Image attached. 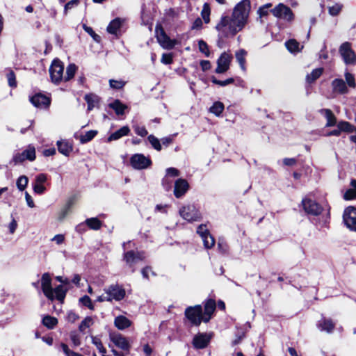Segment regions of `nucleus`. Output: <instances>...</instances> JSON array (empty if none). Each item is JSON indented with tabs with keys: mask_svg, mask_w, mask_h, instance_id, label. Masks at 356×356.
I'll use <instances>...</instances> for the list:
<instances>
[{
	"mask_svg": "<svg viewBox=\"0 0 356 356\" xmlns=\"http://www.w3.org/2000/svg\"><path fill=\"white\" fill-rule=\"evenodd\" d=\"M244 26L232 17L222 15L216 26V29L220 38H233L243 29Z\"/></svg>",
	"mask_w": 356,
	"mask_h": 356,
	"instance_id": "obj_1",
	"label": "nucleus"
},
{
	"mask_svg": "<svg viewBox=\"0 0 356 356\" xmlns=\"http://www.w3.org/2000/svg\"><path fill=\"white\" fill-rule=\"evenodd\" d=\"M251 3L249 0H242L234 8L232 17L239 22L244 27L248 23Z\"/></svg>",
	"mask_w": 356,
	"mask_h": 356,
	"instance_id": "obj_2",
	"label": "nucleus"
},
{
	"mask_svg": "<svg viewBox=\"0 0 356 356\" xmlns=\"http://www.w3.org/2000/svg\"><path fill=\"white\" fill-rule=\"evenodd\" d=\"M339 53L346 65L356 64V54L349 42H344L340 45Z\"/></svg>",
	"mask_w": 356,
	"mask_h": 356,
	"instance_id": "obj_3",
	"label": "nucleus"
},
{
	"mask_svg": "<svg viewBox=\"0 0 356 356\" xmlns=\"http://www.w3.org/2000/svg\"><path fill=\"white\" fill-rule=\"evenodd\" d=\"M156 38L159 44L165 49H172L177 44L176 40H171L165 33L161 25L158 24L155 28Z\"/></svg>",
	"mask_w": 356,
	"mask_h": 356,
	"instance_id": "obj_4",
	"label": "nucleus"
},
{
	"mask_svg": "<svg viewBox=\"0 0 356 356\" xmlns=\"http://www.w3.org/2000/svg\"><path fill=\"white\" fill-rule=\"evenodd\" d=\"M270 12L275 17L286 22H291L293 20L294 15L291 9L283 3H279Z\"/></svg>",
	"mask_w": 356,
	"mask_h": 356,
	"instance_id": "obj_5",
	"label": "nucleus"
},
{
	"mask_svg": "<svg viewBox=\"0 0 356 356\" xmlns=\"http://www.w3.org/2000/svg\"><path fill=\"white\" fill-rule=\"evenodd\" d=\"M185 315L190 322L198 326L203 321V312L201 305H195L194 307H188L185 311Z\"/></svg>",
	"mask_w": 356,
	"mask_h": 356,
	"instance_id": "obj_6",
	"label": "nucleus"
},
{
	"mask_svg": "<svg viewBox=\"0 0 356 356\" xmlns=\"http://www.w3.org/2000/svg\"><path fill=\"white\" fill-rule=\"evenodd\" d=\"M63 71L64 66L63 63L58 59L54 60L49 68L51 81L58 84L64 80Z\"/></svg>",
	"mask_w": 356,
	"mask_h": 356,
	"instance_id": "obj_7",
	"label": "nucleus"
},
{
	"mask_svg": "<svg viewBox=\"0 0 356 356\" xmlns=\"http://www.w3.org/2000/svg\"><path fill=\"white\" fill-rule=\"evenodd\" d=\"M130 163L133 168L143 170L149 168L152 165V161L143 154H135L131 156Z\"/></svg>",
	"mask_w": 356,
	"mask_h": 356,
	"instance_id": "obj_8",
	"label": "nucleus"
},
{
	"mask_svg": "<svg viewBox=\"0 0 356 356\" xmlns=\"http://www.w3.org/2000/svg\"><path fill=\"white\" fill-rule=\"evenodd\" d=\"M180 216L188 222L197 221L201 218L200 211L193 205H188L179 209Z\"/></svg>",
	"mask_w": 356,
	"mask_h": 356,
	"instance_id": "obj_9",
	"label": "nucleus"
},
{
	"mask_svg": "<svg viewBox=\"0 0 356 356\" xmlns=\"http://www.w3.org/2000/svg\"><path fill=\"white\" fill-rule=\"evenodd\" d=\"M343 219L346 227L352 231H356V208L347 207L343 215Z\"/></svg>",
	"mask_w": 356,
	"mask_h": 356,
	"instance_id": "obj_10",
	"label": "nucleus"
},
{
	"mask_svg": "<svg viewBox=\"0 0 356 356\" xmlns=\"http://www.w3.org/2000/svg\"><path fill=\"white\" fill-rule=\"evenodd\" d=\"M106 294H108L111 300L120 301L122 300L126 294L125 290L118 284H111L104 289Z\"/></svg>",
	"mask_w": 356,
	"mask_h": 356,
	"instance_id": "obj_11",
	"label": "nucleus"
},
{
	"mask_svg": "<svg viewBox=\"0 0 356 356\" xmlns=\"http://www.w3.org/2000/svg\"><path fill=\"white\" fill-rule=\"evenodd\" d=\"M110 340L115 346L126 352L129 353L131 345L127 338L120 333H112L110 334Z\"/></svg>",
	"mask_w": 356,
	"mask_h": 356,
	"instance_id": "obj_12",
	"label": "nucleus"
},
{
	"mask_svg": "<svg viewBox=\"0 0 356 356\" xmlns=\"http://www.w3.org/2000/svg\"><path fill=\"white\" fill-rule=\"evenodd\" d=\"M302 204L305 211L309 215L318 216L323 211L322 207L311 199L302 200Z\"/></svg>",
	"mask_w": 356,
	"mask_h": 356,
	"instance_id": "obj_13",
	"label": "nucleus"
},
{
	"mask_svg": "<svg viewBox=\"0 0 356 356\" xmlns=\"http://www.w3.org/2000/svg\"><path fill=\"white\" fill-rule=\"evenodd\" d=\"M232 59V56L231 54L225 51L223 52L217 60V67L215 70L216 73L223 74L227 72L229 68Z\"/></svg>",
	"mask_w": 356,
	"mask_h": 356,
	"instance_id": "obj_14",
	"label": "nucleus"
},
{
	"mask_svg": "<svg viewBox=\"0 0 356 356\" xmlns=\"http://www.w3.org/2000/svg\"><path fill=\"white\" fill-rule=\"evenodd\" d=\"M41 286L44 295L49 300H53L54 289L51 286V279L48 273H45L42 275Z\"/></svg>",
	"mask_w": 356,
	"mask_h": 356,
	"instance_id": "obj_15",
	"label": "nucleus"
},
{
	"mask_svg": "<svg viewBox=\"0 0 356 356\" xmlns=\"http://www.w3.org/2000/svg\"><path fill=\"white\" fill-rule=\"evenodd\" d=\"M35 159V149L34 147L29 146V147L24 150L22 152L16 153L13 159V161L16 164L22 163L25 160H29L31 161Z\"/></svg>",
	"mask_w": 356,
	"mask_h": 356,
	"instance_id": "obj_16",
	"label": "nucleus"
},
{
	"mask_svg": "<svg viewBox=\"0 0 356 356\" xmlns=\"http://www.w3.org/2000/svg\"><path fill=\"white\" fill-rule=\"evenodd\" d=\"M189 189V184L187 180L179 178L175 182L174 195L177 198L183 197Z\"/></svg>",
	"mask_w": 356,
	"mask_h": 356,
	"instance_id": "obj_17",
	"label": "nucleus"
},
{
	"mask_svg": "<svg viewBox=\"0 0 356 356\" xmlns=\"http://www.w3.org/2000/svg\"><path fill=\"white\" fill-rule=\"evenodd\" d=\"M211 339V334L199 333L194 337L193 340V344L195 348L203 349L208 346Z\"/></svg>",
	"mask_w": 356,
	"mask_h": 356,
	"instance_id": "obj_18",
	"label": "nucleus"
},
{
	"mask_svg": "<svg viewBox=\"0 0 356 356\" xmlns=\"http://www.w3.org/2000/svg\"><path fill=\"white\" fill-rule=\"evenodd\" d=\"M145 258L144 254L143 252H134V251H128L124 253V259L129 266V267L132 268L135 264H136L138 261H142Z\"/></svg>",
	"mask_w": 356,
	"mask_h": 356,
	"instance_id": "obj_19",
	"label": "nucleus"
},
{
	"mask_svg": "<svg viewBox=\"0 0 356 356\" xmlns=\"http://www.w3.org/2000/svg\"><path fill=\"white\" fill-rule=\"evenodd\" d=\"M47 180V176L45 174L41 173L36 176L35 183L33 186V191L35 193L41 195L45 192L46 188L44 186V184Z\"/></svg>",
	"mask_w": 356,
	"mask_h": 356,
	"instance_id": "obj_20",
	"label": "nucleus"
},
{
	"mask_svg": "<svg viewBox=\"0 0 356 356\" xmlns=\"http://www.w3.org/2000/svg\"><path fill=\"white\" fill-rule=\"evenodd\" d=\"M31 102L35 106L39 108H46L50 104V99L42 94H36L31 97Z\"/></svg>",
	"mask_w": 356,
	"mask_h": 356,
	"instance_id": "obj_21",
	"label": "nucleus"
},
{
	"mask_svg": "<svg viewBox=\"0 0 356 356\" xmlns=\"http://www.w3.org/2000/svg\"><path fill=\"white\" fill-rule=\"evenodd\" d=\"M216 302L213 300H208L204 305V311L203 313V322L207 323L211 318V315L216 309Z\"/></svg>",
	"mask_w": 356,
	"mask_h": 356,
	"instance_id": "obj_22",
	"label": "nucleus"
},
{
	"mask_svg": "<svg viewBox=\"0 0 356 356\" xmlns=\"http://www.w3.org/2000/svg\"><path fill=\"white\" fill-rule=\"evenodd\" d=\"M335 327V323L332 321V319L323 318L321 320L318 321L317 323V327L321 331H325L327 333H331L334 330Z\"/></svg>",
	"mask_w": 356,
	"mask_h": 356,
	"instance_id": "obj_23",
	"label": "nucleus"
},
{
	"mask_svg": "<svg viewBox=\"0 0 356 356\" xmlns=\"http://www.w3.org/2000/svg\"><path fill=\"white\" fill-rule=\"evenodd\" d=\"M332 87L334 92L339 94H346L348 89L345 81L341 79H335L332 82Z\"/></svg>",
	"mask_w": 356,
	"mask_h": 356,
	"instance_id": "obj_24",
	"label": "nucleus"
},
{
	"mask_svg": "<svg viewBox=\"0 0 356 356\" xmlns=\"http://www.w3.org/2000/svg\"><path fill=\"white\" fill-rule=\"evenodd\" d=\"M319 113L324 115L327 120L326 127H332L335 125L337 119L331 110L327 108H323L319 111Z\"/></svg>",
	"mask_w": 356,
	"mask_h": 356,
	"instance_id": "obj_25",
	"label": "nucleus"
},
{
	"mask_svg": "<svg viewBox=\"0 0 356 356\" xmlns=\"http://www.w3.org/2000/svg\"><path fill=\"white\" fill-rule=\"evenodd\" d=\"M114 324L119 330H124L131 326V322L124 316H118L115 318Z\"/></svg>",
	"mask_w": 356,
	"mask_h": 356,
	"instance_id": "obj_26",
	"label": "nucleus"
},
{
	"mask_svg": "<svg viewBox=\"0 0 356 356\" xmlns=\"http://www.w3.org/2000/svg\"><path fill=\"white\" fill-rule=\"evenodd\" d=\"M130 131L129 128L127 126H124L120 129L117 130L108 138V141L116 140L122 138V136H127Z\"/></svg>",
	"mask_w": 356,
	"mask_h": 356,
	"instance_id": "obj_27",
	"label": "nucleus"
},
{
	"mask_svg": "<svg viewBox=\"0 0 356 356\" xmlns=\"http://www.w3.org/2000/svg\"><path fill=\"white\" fill-rule=\"evenodd\" d=\"M123 20L120 18H115L110 22L107 27V31L111 34H117L120 29Z\"/></svg>",
	"mask_w": 356,
	"mask_h": 356,
	"instance_id": "obj_28",
	"label": "nucleus"
},
{
	"mask_svg": "<svg viewBox=\"0 0 356 356\" xmlns=\"http://www.w3.org/2000/svg\"><path fill=\"white\" fill-rule=\"evenodd\" d=\"M109 107L113 109L118 115H123L127 106L123 104L120 100L116 99L113 102L109 104Z\"/></svg>",
	"mask_w": 356,
	"mask_h": 356,
	"instance_id": "obj_29",
	"label": "nucleus"
},
{
	"mask_svg": "<svg viewBox=\"0 0 356 356\" xmlns=\"http://www.w3.org/2000/svg\"><path fill=\"white\" fill-rule=\"evenodd\" d=\"M97 131L95 130H90L87 131L84 135H81L80 136H78L76 134L74 135V137L76 138H79L81 143L84 144L86 143H88L89 141L92 140L95 136L97 135Z\"/></svg>",
	"mask_w": 356,
	"mask_h": 356,
	"instance_id": "obj_30",
	"label": "nucleus"
},
{
	"mask_svg": "<svg viewBox=\"0 0 356 356\" xmlns=\"http://www.w3.org/2000/svg\"><path fill=\"white\" fill-rule=\"evenodd\" d=\"M57 147L59 152L65 156H68L72 150V146L66 141H58Z\"/></svg>",
	"mask_w": 356,
	"mask_h": 356,
	"instance_id": "obj_31",
	"label": "nucleus"
},
{
	"mask_svg": "<svg viewBox=\"0 0 356 356\" xmlns=\"http://www.w3.org/2000/svg\"><path fill=\"white\" fill-rule=\"evenodd\" d=\"M86 225L91 229L99 230L102 227V222L97 218H88L85 221Z\"/></svg>",
	"mask_w": 356,
	"mask_h": 356,
	"instance_id": "obj_32",
	"label": "nucleus"
},
{
	"mask_svg": "<svg viewBox=\"0 0 356 356\" xmlns=\"http://www.w3.org/2000/svg\"><path fill=\"white\" fill-rule=\"evenodd\" d=\"M350 185L352 188L347 190L343 195V197L346 200H353L356 197V180H352Z\"/></svg>",
	"mask_w": 356,
	"mask_h": 356,
	"instance_id": "obj_33",
	"label": "nucleus"
},
{
	"mask_svg": "<svg viewBox=\"0 0 356 356\" xmlns=\"http://www.w3.org/2000/svg\"><path fill=\"white\" fill-rule=\"evenodd\" d=\"M246 54L247 52L244 49H240L237 51L235 54L236 59L239 63L240 67L243 70H245V64Z\"/></svg>",
	"mask_w": 356,
	"mask_h": 356,
	"instance_id": "obj_34",
	"label": "nucleus"
},
{
	"mask_svg": "<svg viewBox=\"0 0 356 356\" xmlns=\"http://www.w3.org/2000/svg\"><path fill=\"white\" fill-rule=\"evenodd\" d=\"M272 7V4L268 3H266L262 6H261L259 10H257V13L259 15L260 22L261 23L264 22L263 18L266 17L268 15L269 10L270 11V8Z\"/></svg>",
	"mask_w": 356,
	"mask_h": 356,
	"instance_id": "obj_35",
	"label": "nucleus"
},
{
	"mask_svg": "<svg viewBox=\"0 0 356 356\" xmlns=\"http://www.w3.org/2000/svg\"><path fill=\"white\" fill-rule=\"evenodd\" d=\"M66 295V290L62 285L57 286L54 289V296L56 297L58 300L63 302Z\"/></svg>",
	"mask_w": 356,
	"mask_h": 356,
	"instance_id": "obj_36",
	"label": "nucleus"
},
{
	"mask_svg": "<svg viewBox=\"0 0 356 356\" xmlns=\"http://www.w3.org/2000/svg\"><path fill=\"white\" fill-rule=\"evenodd\" d=\"M287 49L291 52L295 53L300 51V44L296 40L291 39L285 42Z\"/></svg>",
	"mask_w": 356,
	"mask_h": 356,
	"instance_id": "obj_37",
	"label": "nucleus"
},
{
	"mask_svg": "<svg viewBox=\"0 0 356 356\" xmlns=\"http://www.w3.org/2000/svg\"><path fill=\"white\" fill-rule=\"evenodd\" d=\"M84 99L88 104V110L91 111L97 102V97L92 94H89L86 95Z\"/></svg>",
	"mask_w": 356,
	"mask_h": 356,
	"instance_id": "obj_38",
	"label": "nucleus"
},
{
	"mask_svg": "<svg viewBox=\"0 0 356 356\" xmlns=\"http://www.w3.org/2000/svg\"><path fill=\"white\" fill-rule=\"evenodd\" d=\"M76 66L75 64H70L66 69V74L64 76V81H67L72 79L76 71Z\"/></svg>",
	"mask_w": 356,
	"mask_h": 356,
	"instance_id": "obj_39",
	"label": "nucleus"
},
{
	"mask_svg": "<svg viewBox=\"0 0 356 356\" xmlns=\"http://www.w3.org/2000/svg\"><path fill=\"white\" fill-rule=\"evenodd\" d=\"M224 110V104L220 102H215L213 106L210 108V112L216 115V116L220 115Z\"/></svg>",
	"mask_w": 356,
	"mask_h": 356,
	"instance_id": "obj_40",
	"label": "nucleus"
},
{
	"mask_svg": "<svg viewBox=\"0 0 356 356\" xmlns=\"http://www.w3.org/2000/svg\"><path fill=\"white\" fill-rule=\"evenodd\" d=\"M42 323L49 329H52L58 323V320L52 316H46L42 319Z\"/></svg>",
	"mask_w": 356,
	"mask_h": 356,
	"instance_id": "obj_41",
	"label": "nucleus"
},
{
	"mask_svg": "<svg viewBox=\"0 0 356 356\" xmlns=\"http://www.w3.org/2000/svg\"><path fill=\"white\" fill-rule=\"evenodd\" d=\"M343 8V5L341 3H336L332 6H329L327 7L328 13L332 16L338 15L341 11Z\"/></svg>",
	"mask_w": 356,
	"mask_h": 356,
	"instance_id": "obj_42",
	"label": "nucleus"
},
{
	"mask_svg": "<svg viewBox=\"0 0 356 356\" xmlns=\"http://www.w3.org/2000/svg\"><path fill=\"white\" fill-rule=\"evenodd\" d=\"M323 73V69L317 68L314 70L311 74H307V81L309 83H312L316 80Z\"/></svg>",
	"mask_w": 356,
	"mask_h": 356,
	"instance_id": "obj_43",
	"label": "nucleus"
},
{
	"mask_svg": "<svg viewBox=\"0 0 356 356\" xmlns=\"http://www.w3.org/2000/svg\"><path fill=\"white\" fill-rule=\"evenodd\" d=\"M337 127L341 130V131L350 133L354 131V127L349 122L345 121L339 122Z\"/></svg>",
	"mask_w": 356,
	"mask_h": 356,
	"instance_id": "obj_44",
	"label": "nucleus"
},
{
	"mask_svg": "<svg viewBox=\"0 0 356 356\" xmlns=\"http://www.w3.org/2000/svg\"><path fill=\"white\" fill-rule=\"evenodd\" d=\"M202 239L204 246L207 249L211 248L215 244V239L210 234L204 236Z\"/></svg>",
	"mask_w": 356,
	"mask_h": 356,
	"instance_id": "obj_45",
	"label": "nucleus"
},
{
	"mask_svg": "<svg viewBox=\"0 0 356 356\" xmlns=\"http://www.w3.org/2000/svg\"><path fill=\"white\" fill-rule=\"evenodd\" d=\"M148 141L152 146L157 151H161L162 149L160 140L154 135H149L147 138Z\"/></svg>",
	"mask_w": 356,
	"mask_h": 356,
	"instance_id": "obj_46",
	"label": "nucleus"
},
{
	"mask_svg": "<svg viewBox=\"0 0 356 356\" xmlns=\"http://www.w3.org/2000/svg\"><path fill=\"white\" fill-rule=\"evenodd\" d=\"M28 181H29V180H28V178L26 176H25V175L20 176L17 179V183H16L18 189L20 191H23L26 188V187L28 184Z\"/></svg>",
	"mask_w": 356,
	"mask_h": 356,
	"instance_id": "obj_47",
	"label": "nucleus"
},
{
	"mask_svg": "<svg viewBox=\"0 0 356 356\" xmlns=\"http://www.w3.org/2000/svg\"><path fill=\"white\" fill-rule=\"evenodd\" d=\"M210 7L208 3H204L203 6V8L201 12V15L202 19H204L206 24H208L210 22Z\"/></svg>",
	"mask_w": 356,
	"mask_h": 356,
	"instance_id": "obj_48",
	"label": "nucleus"
},
{
	"mask_svg": "<svg viewBox=\"0 0 356 356\" xmlns=\"http://www.w3.org/2000/svg\"><path fill=\"white\" fill-rule=\"evenodd\" d=\"M211 82L214 84L224 87L229 84L233 83L234 82V79L233 78H229L225 81H220V80L217 79L215 76H212Z\"/></svg>",
	"mask_w": 356,
	"mask_h": 356,
	"instance_id": "obj_49",
	"label": "nucleus"
},
{
	"mask_svg": "<svg viewBox=\"0 0 356 356\" xmlns=\"http://www.w3.org/2000/svg\"><path fill=\"white\" fill-rule=\"evenodd\" d=\"M198 47L200 51L204 54L207 57L210 56L209 46L203 40H200L198 41Z\"/></svg>",
	"mask_w": 356,
	"mask_h": 356,
	"instance_id": "obj_50",
	"label": "nucleus"
},
{
	"mask_svg": "<svg viewBox=\"0 0 356 356\" xmlns=\"http://www.w3.org/2000/svg\"><path fill=\"white\" fill-rule=\"evenodd\" d=\"M8 83L9 86L15 88L17 86L16 78L14 72L12 70H8L6 74Z\"/></svg>",
	"mask_w": 356,
	"mask_h": 356,
	"instance_id": "obj_51",
	"label": "nucleus"
},
{
	"mask_svg": "<svg viewBox=\"0 0 356 356\" xmlns=\"http://www.w3.org/2000/svg\"><path fill=\"white\" fill-rule=\"evenodd\" d=\"M83 29L84 31L88 33L92 38L93 40L97 42H99L101 40V38L99 35L96 34L95 31L92 30V29L90 26H88L86 24H83Z\"/></svg>",
	"mask_w": 356,
	"mask_h": 356,
	"instance_id": "obj_52",
	"label": "nucleus"
},
{
	"mask_svg": "<svg viewBox=\"0 0 356 356\" xmlns=\"http://www.w3.org/2000/svg\"><path fill=\"white\" fill-rule=\"evenodd\" d=\"M93 323V320L91 317H86L79 325V330L81 332H84L86 329L90 327Z\"/></svg>",
	"mask_w": 356,
	"mask_h": 356,
	"instance_id": "obj_53",
	"label": "nucleus"
},
{
	"mask_svg": "<svg viewBox=\"0 0 356 356\" xmlns=\"http://www.w3.org/2000/svg\"><path fill=\"white\" fill-rule=\"evenodd\" d=\"M92 342L97 347V348L99 350L100 353H106V349L103 346V344L99 338H97L96 337H93L92 338Z\"/></svg>",
	"mask_w": 356,
	"mask_h": 356,
	"instance_id": "obj_54",
	"label": "nucleus"
},
{
	"mask_svg": "<svg viewBox=\"0 0 356 356\" xmlns=\"http://www.w3.org/2000/svg\"><path fill=\"white\" fill-rule=\"evenodd\" d=\"M80 302L90 309H94V305L92 303L91 299L88 296H84L80 298Z\"/></svg>",
	"mask_w": 356,
	"mask_h": 356,
	"instance_id": "obj_55",
	"label": "nucleus"
},
{
	"mask_svg": "<svg viewBox=\"0 0 356 356\" xmlns=\"http://www.w3.org/2000/svg\"><path fill=\"white\" fill-rule=\"evenodd\" d=\"M71 209L64 206V207L60 210V211L58 214V220L59 221H63L65 217L71 212Z\"/></svg>",
	"mask_w": 356,
	"mask_h": 356,
	"instance_id": "obj_56",
	"label": "nucleus"
},
{
	"mask_svg": "<svg viewBox=\"0 0 356 356\" xmlns=\"http://www.w3.org/2000/svg\"><path fill=\"white\" fill-rule=\"evenodd\" d=\"M345 79L347 82V84L350 88H355V81L354 76L350 73V72H346L345 73Z\"/></svg>",
	"mask_w": 356,
	"mask_h": 356,
	"instance_id": "obj_57",
	"label": "nucleus"
},
{
	"mask_svg": "<svg viewBox=\"0 0 356 356\" xmlns=\"http://www.w3.org/2000/svg\"><path fill=\"white\" fill-rule=\"evenodd\" d=\"M109 84H110L111 88H112L121 89L124 87L125 82H124L122 81H117V80L111 79L109 81Z\"/></svg>",
	"mask_w": 356,
	"mask_h": 356,
	"instance_id": "obj_58",
	"label": "nucleus"
},
{
	"mask_svg": "<svg viewBox=\"0 0 356 356\" xmlns=\"http://www.w3.org/2000/svg\"><path fill=\"white\" fill-rule=\"evenodd\" d=\"M134 131L136 134L141 137H144L147 134V131L145 127H140L138 125H135L133 127Z\"/></svg>",
	"mask_w": 356,
	"mask_h": 356,
	"instance_id": "obj_59",
	"label": "nucleus"
},
{
	"mask_svg": "<svg viewBox=\"0 0 356 356\" xmlns=\"http://www.w3.org/2000/svg\"><path fill=\"white\" fill-rule=\"evenodd\" d=\"M79 3V0H71L65 5L64 14L67 15V11L76 6Z\"/></svg>",
	"mask_w": 356,
	"mask_h": 356,
	"instance_id": "obj_60",
	"label": "nucleus"
},
{
	"mask_svg": "<svg viewBox=\"0 0 356 356\" xmlns=\"http://www.w3.org/2000/svg\"><path fill=\"white\" fill-rule=\"evenodd\" d=\"M197 233L200 236L201 238H204V236L209 234V232L207 228L206 225H200L197 229Z\"/></svg>",
	"mask_w": 356,
	"mask_h": 356,
	"instance_id": "obj_61",
	"label": "nucleus"
},
{
	"mask_svg": "<svg viewBox=\"0 0 356 356\" xmlns=\"http://www.w3.org/2000/svg\"><path fill=\"white\" fill-rule=\"evenodd\" d=\"M70 339H71V341H72L73 344L75 346H78L81 344L80 337L76 332H72L70 334Z\"/></svg>",
	"mask_w": 356,
	"mask_h": 356,
	"instance_id": "obj_62",
	"label": "nucleus"
},
{
	"mask_svg": "<svg viewBox=\"0 0 356 356\" xmlns=\"http://www.w3.org/2000/svg\"><path fill=\"white\" fill-rule=\"evenodd\" d=\"M161 63L168 65L172 63V56L171 54H163L161 57Z\"/></svg>",
	"mask_w": 356,
	"mask_h": 356,
	"instance_id": "obj_63",
	"label": "nucleus"
},
{
	"mask_svg": "<svg viewBox=\"0 0 356 356\" xmlns=\"http://www.w3.org/2000/svg\"><path fill=\"white\" fill-rule=\"evenodd\" d=\"M77 200V196L76 195H74L68 199L65 206L72 210V207L74 205Z\"/></svg>",
	"mask_w": 356,
	"mask_h": 356,
	"instance_id": "obj_64",
	"label": "nucleus"
}]
</instances>
